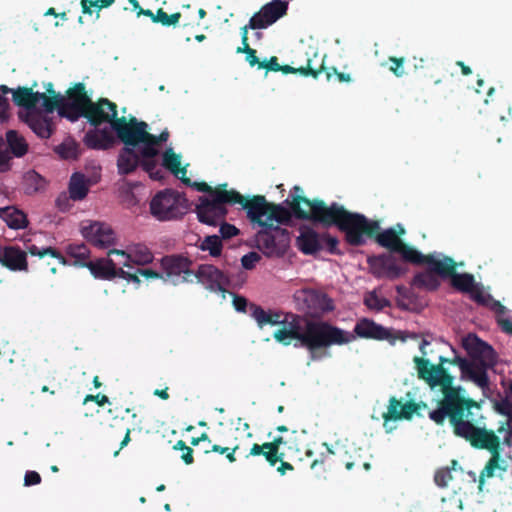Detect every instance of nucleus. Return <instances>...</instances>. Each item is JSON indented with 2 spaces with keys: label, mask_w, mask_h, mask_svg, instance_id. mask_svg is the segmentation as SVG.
Masks as SVG:
<instances>
[{
  "label": "nucleus",
  "mask_w": 512,
  "mask_h": 512,
  "mask_svg": "<svg viewBox=\"0 0 512 512\" xmlns=\"http://www.w3.org/2000/svg\"><path fill=\"white\" fill-rule=\"evenodd\" d=\"M13 102L19 107L25 108L27 111L36 110L38 103V92H33L32 88L18 87L13 91Z\"/></svg>",
  "instance_id": "34"
},
{
  "label": "nucleus",
  "mask_w": 512,
  "mask_h": 512,
  "mask_svg": "<svg viewBox=\"0 0 512 512\" xmlns=\"http://www.w3.org/2000/svg\"><path fill=\"white\" fill-rule=\"evenodd\" d=\"M27 252L32 256H38L43 258L45 256H51L59 261L62 265H69V261L54 247H38L35 244L26 245Z\"/></svg>",
  "instance_id": "42"
},
{
  "label": "nucleus",
  "mask_w": 512,
  "mask_h": 512,
  "mask_svg": "<svg viewBox=\"0 0 512 512\" xmlns=\"http://www.w3.org/2000/svg\"><path fill=\"white\" fill-rule=\"evenodd\" d=\"M389 62H391V66L389 67V70L396 76V77H402L405 74L404 70V63L405 58L404 57H389Z\"/></svg>",
  "instance_id": "54"
},
{
  "label": "nucleus",
  "mask_w": 512,
  "mask_h": 512,
  "mask_svg": "<svg viewBox=\"0 0 512 512\" xmlns=\"http://www.w3.org/2000/svg\"><path fill=\"white\" fill-rule=\"evenodd\" d=\"M162 165L176 177H179L184 184H191L190 178L186 176V168L181 167V156L179 154H176L172 148H167L163 152Z\"/></svg>",
  "instance_id": "31"
},
{
  "label": "nucleus",
  "mask_w": 512,
  "mask_h": 512,
  "mask_svg": "<svg viewBox=\"0 0 512 512\" xmlns=\"http://www.w3.org/2000/svg\"><path fill=\"white\" fill-rule=\"evenodd\" d=\"M422 409H428V405L423 401L415 402L410 400L403 404L396 397L392 396L389 399L387 412L383 414V419L385 423L391 420H411L414 414L422 416Z\"/></svg>",
  "instance_id": "15"
},
{
  "label": "nucleus",
  "mask_w": 512,
  "mask_h": 512,
  "mask_svg": "<svg viewBox=\"0 0 512 512\" xmlns=\"http://www.w3.org/2000/svg\"><path fill=\"white\" fill-rule=\"evenodd\" d=\"M397 306L403 310L419 312L428 305L426 297L416 290H396Z\"/></svg>",
  "instance_id": "26"
},
{
  "label": "nucleus",
  "mask_w": 512,
  "mask_h": 512,
  "mask_svg": "<svg viewBox=\"0 0 512 512\" xmlns=\"http://www.w3.org/2000/svg\"><path fill=\"white\" fill-rule=\"evenodd\" d=\"M250 304L245 297L233 294V305L238 312H246Z\"/></svg>",
  "instance_id": "63"
},
{
  "label": "nucleus",
  "mask_w": 512,
  "mask_h": 512,
  "mask_svg": "<svg viewBox=\"0 0 512 512\" xmlns=\"http://www.w3.org/2000/svg\"><path fill=\"white\" fill-rule=\"evenodd\" d=\"M354 455L350 454L347 459H342V463L346 467L347 470H351L356 466H362L366 471L370 470L371 464L367 461L361 459V456L358 455V450L356 448L352 449Z\"/></svg>",
  "instance_id": "49"
},
{
  "label": "nucleus",
  "mask_w": 512,
  "mask_h": 512,
  "mask_svg": "<svg viewBox=\"0 0 512 512\" xmlns=\"http://www.w3.org/2000/svg\"><path fill=\"white\" fill-rule=\"evenodd\" d=\"M81 234L88 242L99 248H107L113 245L115 241L114 231L108 224L103 222H83Z\"/></svg>",
  "instance_id": "14"
},
{
  "label": "nucleus",
  "mask_w": 512,
  "mask_h": 512,
  "mask_svg": "<svg viewBox=\"0 0 512 512\" xmlns=\"http://www.w3.org/2000/svg\"><path fill=\"white\" fill-rule=\"evenodd\" d=\"M91 274L98 279L111 280L120 277L132 282H138L136 274H130V271H125L123 268H117L112 259L99 258L91 261L86 266Z\"/></svg>",
  "instance_id": "17"
},
{
  "label": "nucleus",
  "mask_w": 512,
  "mask_h": 512,
  "mask_svg": "<svg viewBox=\"0 0 512 512\" xmlns=\"http://www.w3.org/2000/svg\"><path fill=\"white\" fill-rule=\"evenodd\" d=\"M193 278L205 288H225L228 284V277L213 265H200Z\"/></svg>",
  "instance_id": "22"
},
{
  "label": "nucleus",
  "mask_w": 512,
  "mask_h": 512,
  "mask_svg": "<svg viewBox=\"0 0 512 512\" xmlns=\"http://www.w3.org/2000/svg\"><path fill=\"white\" fill-rule=\"evenodd\" d=\"M296 245L305 255L316 254L323 250V233H318L311 227L303 226L300 228Z\"/></svg>",
  "instance_id": "23"
},
{
  "label": "nucleus",
  "mask_w": 512,
  "mask_h": 512,
  "mask_svg": "<svg viewBox=\"0 0 512 512\" xmlns=\"http://www.w3.org/2000/svg\"><path fill=\"white\" fill-rule=\"evenodd\" d=\"M41 483V476L38 472L29 470L24 476V485L33 486Z\"/></svg>",
  "instance_id": "62"
},
{
  "label": "nucleus",
  "mask_w": 512,
  "mask_h": 512,
  "mask_svg": "<svg viewBox=\"0 0 512 512\" xmlns=\"http://www.w3.org/2000/svg\"><path fill=\"white\" fill-rule=\"evenodd\" d=\"M469 294V298L476 302L478 305L489 308L491 311L498 315H503L506 312L505 306L500 301L494 299L487 290H460Z\"/></svg>",
  "instance_id": "32"
},
{
  "label": "nucleus",
  "mask_w": 512,
  "mask_h": 512,
  "mask_svg": "<svg viewBox=\"0 0 512 512\" xmlns=\"http://www.w3.org/2000/svg\"><path fill=\"white\" fill-rule=\"evenodd\" d=\"M83 117L94 127L109 123L113 130L115 123L121 119L117 117V105L107 98H100L96 102L90 99Z\"/></svg>",
  "instance_id": "13"
},
{
  "label": "nucleus",
  "mask_w": 512,
  "mask_h": 512,
  "mask_svg": "<svg viewBox=\"0 0 512 512\" xmlns=\"http://www.w3.org/2000/svg\"><path fill=\"white\" fill-rule=\"evenodd\" d=\"M280 67L281 65L276 56H272L268 61H262V63L259 64V69H265L266 71L278 72L281 69Z\"/></svg>",
  "instance_id": "61"
},
{
  "label": "nucleus",
  "mask_w": 512,
  "mask_h": 512,
  "mask_svg": "<svg viewBox=\"0 0 512 512\" xmlns=\"http://www.w3.org/2000/svg\"><path fill=\"white\" fill-rule=\"evenodd\" d=\"M236 53H243L246 55V61L249 63L251 67L257 66L259 69V64L262 63L256 56V50L251 48L250 45H246V47H237Z\"/></svg>",
  "instance_id": "51"
},
{
  "label": "nucleus",
  "mask_w": 512,
  "mask_h": 512,
  "mask_svg": "<svg viewBox=\"0 0 512 512\" xmlns=\"http://www.w3.org/2000/svg\"><path fill=\"white\" fill-rule=\"evenodd\" d=\"M48 93L52 94V96H47L45 93L38 92V102L42 100V106L44 108V114L49 115L50 113H53L54 110L57 109L59 112V107L61 104V95L55 93V91L52 89V84H50V88L47 89Z\"/></svg>",
  "instance_id": "43"
},
{
  "label": "nucleus",
  "mask_w": 512,
  "mask_h": 512,
  "mask_svg": "<svg viewBox=\"0 0 512 512\" xmlns=\"http://www.w3.org/2000/svg\"><path fill=\"white\" fill-rule=\"evenodd\" d=\"M0 262L10 270H27L26 252L15 246L5 247Z\"/></svg>",
  "instance_id": "30"
},
{
  "label": "nucleus",
  "mask_w": 512,
  "mask_h": 512,
  "mask_svg": "<svg viewBox=\"0 0 512 512\" xmlns=\"http://www.w3.org/2000/svg\"><path fill=\"white\" fill-rule=\"evenodd\" d=\"M89 191L87 180L84 174L73 173L69 182V197L74 201L83 200Z\"/></svg>",
  "instance_id": "36"
},
{
  "label": "nucleus",
  "mask_w": 512,
  "mask_h": 512,
  "mask_svg": "<svg viewBox=\"0 0 512 512\" xmlns=\"http://www.w3.org/2000/svg\"><path fill=\"white\" fill-rule=\"evenodd\" d=\"M338 239L329 235L328 233H323V249L326 248L331 254L338 253Z\"/></svg>",
  "instance_id": "59"
},
{
  "label": "nucleus",
  "mask_w": 512,
  "mask_h": 512,
  "mask_svg": "<svg viewBox=\"0 0 512 512\" xmlns=\"http://www.w3.org/2000/svg\"><path fill=\"white\" fill-rule=\"evenodd\" d=\"M239 449V446L236 445L234 447H223L218 444H214L211 447L212 452L219 453L225 455L226 459L230 463H234L236 461L235 453Z\"/></svg>",
  "instance_id": "53"
},
{
  "label": "nucleus",
  "mask_w": 512,
  "mask_h": 512,
  "mask_svg": "<svg viewBox=\"0 0 512 512\" xmlns=\"http://www.w3.org/2000/svg\"><path fill=\"white\" fill-rule=\"evenodd\" d=\"M243 209L253 224L262 227L256 234L258 248L267 256H282L289 247V231L279 224H288L293 216L291 209L269 203L262 195H256L244 203Z\"/></svg>",
  "instance_id": "4"
},
{
  "label": "nucleus",
  "mask_w": 512,
  "mask_h": 512,
  "mask_svg": "<svg viewBox=\"0 0 512 512\" xmlns=\"http://www.w3.org/2000/svg\"><path fill=\"white\" fill-rule=\"evenodd\" d=\"M108 255L122 256L125 259L122 264L131 269L134 268L129 265L130 261L136 263L137 265H145L153 261L152 252L144 245H136L131 253H127L124 250L111 249L109 250Z\"/></svg>",
  "instance_id": "27"
},
{
  "label": "nucleus",
  "mask_w": 512,
  "mask_h": 512,
  "mask_svg": "<svg viewBox=\"0 0 512 512\" xmlns=\"http://www.w3.org/2000/svg\"><path fill=\"white\" fill-rule=\"evenodd\" d=\"M286 203L296 219L309 220L325 228L336 226L345 233V240L352 246L364 245V235H373L379 228L378 221L349 212L336 202L327 205L321 199L310 200L305 196L293 195L292 200H286Z\"/></svg>",
  "instance_id": "3"
},
{
  "label": "nucleus",
  "mask_w": 512,
  "mask_h": 512,
  "mask_svg": "<svg viewBox=\"0 0 512 512\" xmlns=\"http://www.w3.org/2000/svg\"><path fill=\"white\" fill-rule=\"evenodd\" d=\"M148 124L138 121L132 117L129 121L124 116L114 125V131L123 144L142 145L145 156H157V146L169 138L167 130L162 131L158 136L147 131Z\"/></svg>",
  "instance_id": "6"
},
{
  "label": "nucleus",
  "mask_w": 512,
  "mask_h": 512,
  "mask_svg": "<svg viewBox=\"0 0 512 512\" xmlns=\"http://www.w3.org/2000/svg\"><path fill=\"white\" fill-rule=\"evenodd\" d=\"M273 337L277 342L284 345H289L290 340L293 339L287 328L284 327L275 331Z\"/></svg>",
  "instance_id": "60"
},
{
  "label": "nucleus",
  "mask_w": 512,
  "mask_h": 512,
  "mask_svg": "<svg viewBox=\"0 0 512 512\" xmlns=\"http://www.w3.org/2000/svg\"><path fill=\"white\" fill-rule=\"evenodd\" d=\"M181 16L182 15L180 12H176V13L169 15V14H167V12H165L163 10V8H159L157 10V12L155 13V17H153V22L160 23L163 26H167V27L176 26L179 23Z\"/></svg>",
  "instance_id": "47"
},
{
  "label": "nucleus",
  "mask_w": 512,
  "mask_h": 512,
  "mask_svg": "<svg viewBox=\"0 0 512 512\" xmlns=\"http://www.w3.org/2000/svg\"><path fill=\"white\" fill-rule=\"evenodd\" d=\"M260 259L261 256L257 252H249L241 258V264L245 269H252Z\"/></svg>",
  "instance_id": "58"
},
{
  "label": "nucleus",
  "mask_w": 512,
  "mask_h": 512,
  "mask_svg": "<svg viewBox=\"0 0 512 512\" xmlns=\"http://www.w3.org/2000/svg\"><path fill=\"white\" fill-rule=\"evenodd\" d=\"M418 377L424 380L432 389L439 388L442 399L438 408L429 412V418L437 425H443L448 418L456 436L467 440L472 447L484 449L491 453V457L480 473L479 489H482L485 478L495 475L496 469L505 470L500 466L501 442L493 430L477 427L473 424L475 417L472 409H480V404L465 396V389L454 385V377L444 367L450 364V358L439 357L438 364H431L429 360L415 357Z\"/></svg>",
  "instance_id": "1"
},
{
  "label": "nucleus",
  "mask_w": 512,
  "mask_h": 512,
  "mask_svg": "<svg viewBox=\"0 0 512 512\" xmlns=\"http://www.w3.org/2000/svg\"><path fill=\"white\" fill-rule=\"evenodd\" d=\"M140 164L144 171L149 173L152 179L158 180L161 176V171L157 170V161L155 159L156 156H145L143 153V146L140 147Z\"/></svg>",
  "instance_id": "45"
},
{
  "label": "nucleus",
  "mask_w": 512,
  "mask_h": 512,
  "mask_svg": "<svg viewBox=\"0 0 512 512\" xmlns=\"http://www.w3.org/2000/svg\"><path fill=\"white\" fill-rule=\"evenodd\" d=\"M189 208L184 194L173 189L159 191L150 202V211L158 220L177 219Z\"/></svg>",
  "instance_id": "8"
},
{
  "label": "nucleus",
  "mask_w": 512,
  "mask_h": 512,
  "mask_svg": "<svg viewBox=\"0 0 512 512\" xmlns=\"http://www.w3.org/2000/svg\"><path fill=\"white\" fill-rule=\"evenodd\" d=\"M0 218L11 229H24L28 225L27 215L14 206L0 208Z\"/></svg>",
  "instance_id": "33"
},
{
  "label": "nucleus",
  "mask_w": 512,
  "mask_h": 512,
  "mask_svg": "<svg viewBox=\"0 0 512 512\" xmlns=\"http://www.w3.org/2000/svg\"><path fill=\"white\" fill-rule=\"evenodd\" d=\"M90 99L85 85L76 83L67 90V98L61 96L62 105L59 107V115L71 122H76L83 117Z\"/></svg>",
  "instance_id": "11"
},
{
  "label": "nucleus",
  "mask_w": 512,
  "mask_h": 512,
  "mask_svg": "<svg viewBox=\"0 0 512 512\" xmlns=\"http://www.w3.org/2000/svg\"><path fill=\"white\" fill-rule=\"evenodd\" d=\"M189 186L210 195L211 199L204 196L200 197L199 204L196 206L198 220L210 226H217L222 219H225L228 212L225 207L226 204H240L243 207L248 200L236 190H227V184H221L213 188L206 182L191 181Z\"/></svg>",
  "instance_id": "5"
},
{
  "label": "nucleus",
  "mask_w": 512,
  "mask_h": 512,
  "mask_svg": "<svg viewBox=\"0 0 512 512\" xmlns=\"http://www.w3.org/2000/svg\"><path fill=\"white\" fill-rule=\"evenodd\" d=\"M364 304L372 311H381L385 307L390 306V302L385 297L377 294V290H371L364 297Z\"/></svg>",
  "instance_id": "44"
},
{
  "label": "nucleus",
  "mask_w": 512,
  "mask_h": 512,
  "mask_svg": "<svg viewBox=\"0 0 512 512\" xmlns=\"http://www.w3.org/2000/svg\"><path fill=\"white\" fill-rule=\"evenodd\" d=\"M130 274H136L138 282H140L139 276L145 277L146 279H162V272L155 271L153 269L135 268L134 271H130Z\"/></svg>",
  "instance_id": "56"
},
{
  "label": "nucleus",
  "mask_w": 512,
  "mask_h": 512,
  "mask_svg": "<svg viewBox=\"0 0 512 512\" xmlns=\"http://www.w3.org/2000/svg\"><path fill=\"white\" fill-rule=\"evenodd\" d=\"M83 143L89 149L107 150L114 145L115 138L107 129H94L86 132Z\"/></svg>",
  "instance_id": "28"
},
{
  "label": "nucleus",
  "mask_w": 512,
  "mask_h": 512,
  "mask_svg": "<svg viewBox=\"0 0 512 512\" xmlns=\"http://www.w3.org/2000/svg\"><path fill=\"white\" fill-rule=\"evenodd\" d=\"M452 478L451 469L448 467L437 470L434 475L436 485L442 488L447 487Z\"/></svg>",
  "instance_id": "52"
},
{
  "label": "nucleus",
  "mask_w": 512,
  "mask_h": 512,
  "mask_svg": "<svg viewBox=\"0 0 512 512\" xmlns=\"http://www.w3.org/2000/svg\"><path fill=\"white\" fill-rule=\"evenodd\" d=\"M312 333L313 335L309 349L311 352L332 345L347 344L356 338L352 333L344 331L324 321H315V327Z\"/></svg>",
  "instance_id": "9"
},
{
  "label": "nucleus",
  "mask_w": 512,
  "mask_h": 512,
  "mask_svg": "<svg viewBox=\"0 0 512 512\" xmlns=\"http://www.w3.org/2000/svg\"><path fill=\"white\" fill-rule=\"evenodd\" d=\"M357 337L374 340H386L391 337L390 331L368 318H361L354 327Z\"/></svg>",
  "instance_id": "25"
},
{
  "label": "nucleus",
  "mask_w": 512,
  "mask_h": 512,
  "mask_svg": "<svg viewBox=\"0 0 512 512\" xmlns=\"http://www.w3.org/2000/svg\"><path fill=\"white\" fill-rule=\"evenodd\" d=\"M288 2L283 0H272L263 5L261 9L251 17L253 28L265 29L274 24L278 19L287 14Z\"/></svg>",
  "instance_id": "16"
},
{
  "label": "nucleus",
  "mask_w": 512,
  "mask_h": 512,
  "mask_svg": "<svg viewBox=\"0 0 512 512\" xmlns=\"http://www.w3.org/2000/svg\"><path fill=\"white\" fill-rule=\"evenodd\" d=\"M115 0H81L82 12L84 14H92V8L97 11L111 6Z\"/></svg>",
  "instance_id": "48"
},
{
  "label": "nucleus",
  "mask_w": 512,
  "mask_h": 512,
  "mask_svg": "<svg viewBox=\"0 0 512 512\" xmlns=\"http://www.w3.org/2000/svg\"><path fill=\"white\" fill-rule=\"evenodd\" d=\"M66 254L73 259L71 263L77 267H86L90 260V250L84 243H72L67 245Z\"/></svg>",
  "instance_id": "35"
},
{
  "label": "nucleus",
  "mask_w": 512,
  "mask_h": 512,
  "mask_svg": "<svg viewBox=\"0 0 512 512\" xmlns=\"http://www.w3.org/2000/svg\"><path fill=\"white\" fill-rule=\"evenodd\" d=\"M284 443L285 441L282 436L275 437L271 442L263 444L254 443L246 458L250 456H263L270 466H275L278 461L284 459L285 454L280 451V446Z\"/></svg>",
  "instance_id": "20"
},
{
  "label": "nucleus",
  "mask_w": 512,
  "mask_h": 512,
  "mask_svg": "<svg viewBox=\"0 0 512 512\" xmlns=\"http://www.w3.org/2000/svg\"><path fill=\"white\" fill-rule=\"evenodd\" d=\"M463 348L469 355V361L473 363L475 375H484V382L478 384L483 391L489 389L488 370L493 369L497 364V354L495 350L485 341L481 340L476 334H469L462 341Z\"/></svg>",
  "instance_id": "7"
},
{
  "label": "nucleus",
  "mask_w": 512,
  "mask_h": 512,
  "mask_svg": "<svg viewBox=\"0 0 512 512\" xmlns=\"http://www.w3.org/2000/svg\"><path fill=\"white\" fill-rule=\"evenodd\" d=\"M218 224H220V234L223 239H230L239 233V229L232 224L224 222V219H222Z\"/></svg>",
  "instance_id": "57"
},
{
  "label": "nucleus",
  "mask_w": 512,
  "mask_h": 512,
  "mask_svg": "<svg viewBox=\"0 0 512 512\" xmlns=\"http://www.w3.org/2000/svg\"><path fill=\"white\" fill-rule=\"evenodd\" d=\"M192 262L182 255H167L161 258L160 267L162 279L173 285L184 282H192L194 271L191 269Z\"/></svg>",
  "instance_id": "10"
},
{
  "label": "nucleus",
  "mask_w": 512,
  "mask_h": 512,
  "mask_svg": "<svg viewBox=\"0 0 512 512\" xmlns=\"http://www.w3.org/2000/svg\"><path fill=\"white\" fill-rule=\"evenodd\" d=\"M303 293V300L312 316L320 315L322 307V296H326L323 290H300Z\"/></svg>",
  "instance_id": "40"
},
{
  "label": "nucleus",
  "mask_w": 512,
  "mask_h": 512,
  "mask_svg": "<svg viewBox=\"0 0 512 512\" xmlns=\"http://www.w3.org/2000/svg\"><path fill=\"white\" fill-rule=\"evenodd\" d=\"M313 62V59L308 58L306 66H301L298 68H294L290 65H281L280 71L283 74H300L304 77L311 76L316 79L319 76V74L322 73V70L324 69V64L322 61L321 64L318 67H316L314 66Z\"/></svg>",
  "instance_id": "38"
},
{
  "label": "nucleus",
  "mask_w": 512,
  "mask_h": 512,
  "mask_svg": "<svg viewBox=\"0 0 512 512\" xmlns=\"http://www.w3.org/2000/svg\"><path fill=\"white\" fill-rule=\"evenodd\" d=\"M140 147L141 145L124 144L117 159L119 174L128 175L136 170L140 164Z\"/></svg>",
  "instance_id": "24"
},
{
  "label": "nucleus",
  "mask_w": 512,
  "mask_h": 512,
  "mask_svg": "<svg viewBox=\"0 0 512 512\" xmlns=\"http://www.w3.org/2000/svg\"><path fill=\"white\" fill-rule=\"evenodd\" d=\"M371 272L378 278H395L401 273L397 260L391 254H382L368 258Z\"/></svg>",
  "instance_id": "21"
},
{
  "label": "nucleus",
  "mask_w": 512,
  "mask_h": 512,
  "mask_svg": "<svg viewBox=\"0 0 512 512\" xmlns=\"http://www.w3.org/2000/svg\"><path fill=\"white\" fill-rule=\"evenodd\" d=\"M322 72H325L326 79L328 81L331 80L333 75H335L337 80L341 83H349L351 81V76L349 73L338 72L335 67L327 68L324 66Z\"/></svg>",
  "instance_id": "55"
},
{
  "label": "nucleus",
  "mask_w": 512,
  "mask_h": 512,
  "mask_svg": "<svg viewBox=\"0 0 512 512\" xmlns=\"http://www.w3.org/2000/svg\"><path fill=\"white\" fill-rule=\"evenodd\" d=\"M337 453V451H334L331 448L327 447L326 454L322 453L320 459L313 460V462L311 463V469L315 470L317 469V467H321L322 472H325L327 470L326 465H331L332 463L331 456L336 455Z\"/></svg>",
  "instance_id": "50"
},
{
  "label": "nucleus",
  "mask_w": 512,
  "mask_h": 512,
  "mask_svg": "<svg viewBox=\"0 0 512 512\" xmlns=\"http://www.w3.org/2000/svg\"><path fill=\"white\" fill-rule=\"evenodd\" d=\"M303 318L293 313H286L284 316V328H287L293 339H297L301 342V345L310 349L312 340V331L315 327V321L306 320L305 327H302Z\"/></svg>",
  "instance_id": "19"
},
{
  "label": "nucleus",
  "mask_w": 512,
  "mask_h": 512,
  "mask_svg": "<svg viewBox=\"0 0 512 512\" xmlns=\"http://www.w3.org/2000/svg\"><path fill=\"white\" fill-rule=\"evenodd\" d=\"M249 315L256 321L259 328H263L265 325L283 324L285 316L281 311H265L255 303L250 304Z\"/></svg>",
  "instance_id": "29"
},
{
  "label": "nucleus",
  "mask_w": 512,
  "mask_h": 512,
  "mask_svg": "<svg viewBox=\"0 0 512 512\" xmlns=\"http://www.w3.org/2000/svg\"><path fill=\"white\" fill-rule=\"evenodd\" d=\"M200 248L209 251L213 257L219 256L222 251V241L217 235L207 236L201 243Z\"/></svg>",
  "instance_id": "46"
},
{
  "label": "nucleus",
  "mask_w": 512,
  "mask_h": 512,
  "mask_svg": "<svg viewBox=\"0 0 512 512\" xmlns=\"http://www.w3.org/2000/svg\"><path fill=\"white\" fill-rule=\"evenodd\" d=\"M496 410L505 416H508L512 411V403L508 399H503L496 403Z\"/></svg>",
  "instance_id": "64"
},
{
  "label": "nucleus",
  "mask_w": 512,
  "mask_h": 512,
  "mask_svg": "<svg viewBox=\"0 0 512 512\" xmlns=\"http://www.w3.org/2000/svg\"><path fill=\"white\" fill-rule=\"evenodd\" d=\"M404 233V228L399 225V232L393 228L380 232L379 227L373 235L367 236L375 238L380 246L390 252L400 254L405 261L424 265V270L414 276V283L417 285L439 288L441 282L448 281L454 289L484 288L476 283L473 274L459 272V268L464 266L463 262H456L452 257L441 253L424 255L400 239L399 234Z\"/></svg>",
  "instance_id": "2"
},
{
  "label": "nucleus",
  "mask_w": 512,
  "mask_h": 512,
  "mask_svg": "<svg viewBox=\"0 0 512 512\" xmlns=\"http://www.w3.org/2000/svg\"><path fill=\"white\" fill-rule=\"evenodd\" d=\"M62 159H77L80 155V145L73 138H66L61 144L54 148Z\"/></svg>",
  "instance_id": "41"
},
{
  "label": "nucleus",
  "mask_w": 512,
  "mask_h": 512,
  "mask_svg": "<svg viewBox=\"0 0 512 512\" xmlns=\"http://www.w3.org/2000/svg\"><path fill=\"white\" fill-rule=\"evenodd\" d=\"M450 364L456 365L459 367L461 371V379L472 381L475 385L481 384L484 382V375H475L473 371V363L469 361V359L462 358L460 356H455L450 359Z\"/></svg>",
  "instance_id": "37"
},
{
  "label": "nucleus",
  "mask_w": 512,
  "mask_h": 512,
  "mask_svg": "<svg viewBox=\"0 0 512 512\" xmlns=\"http://www.w3.org/2000/svg\"><path fill=\"white\" fill-rule=\"evenodd\" d=\"M45 185V179L35 170H29L23 175V189L27 195H33L43 190Z\"/></svg>",
  "instance_id": "39"
},
{
  "label": "nucleus",
  "mask_w": 512,
  "mask_h": 512,
  "mask_svg": "<svg viewBox=\"0 0 512 512\" xmlns=\"http://www.w3.org/2000/svg\"><path fill=\"white\" fill-rule=\"evenodd\" d=\"M26 139L16 130H8L5 138L0 136V172L11 169L12 157L21 158L28 152Z\"/></svg>",
  "instance_id": "12"
},
{
  "label": "nucleus",
  "mask_w": 512,
  "mask_h": 512,
  "mask_svg": "<svg viewBox=\"0 0 512 512\" xmlns=\"http://www.w3.org/2000/svg\"><path fill=\"white\" fill-rule=\"evenodd\" d=\"M19 118L42 139L50 138L56 129L53 118L39 110L20 112Z\"/></svg>",
  "instance_id": "18"
}]
</instances>
